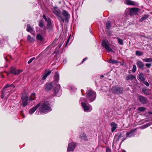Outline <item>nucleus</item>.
<instances>
[{"label": "nucleus", "instance_id": "c03bdc74", "mask_svg": "<svg viewBox=\"0 0 152 152\" xmlns=\"http://www.w3.org/2000/svg\"><path fill=\"white\" fill-rule=\"evenodd\" d=\"M152 124V123H151V124L148 123L144 125L143 126L144 127V128H145L150 126Z\"/></svg>", "mask_w": 152, "mask_h": 152}, {"label": "nucleus", "instance_id": "4d7b16f0", "mask_svg": "<svg viewBox=\"0 0 152 152\" xmlns=\"http://www.w3.org/2000/svg\"><path fill=\"white\" fill-rule=\"evenodd\" d=\"M149 114H152V112H148Z\"/></svg>", "mask_w": 152, "mask_h": 152}, {"label": "nucleus", "instance_id": "e2e57ef3", "mask_svg": "<svg viewBox=\"0 0 152 152\" xmlns=\"http://www.w3.org/2000/svg\"><path fill=\"white\" fill-rule=\"evenodd\" d=\"M122 140L121 142H122L123 141V140Z\"/></svg>", "mask_w": 152, "mask_h": 152}, {"label": "nucleus", "instance_id": "20e7f679", "mask_svg": "<svg viewBox=\"0 0 152 152\" xmlns=\"http://www.w3.org/2000/svg\"><path fill=\"white\" fill-rule=\"evenodd\" d=\"M52 12L57 16L58 19L60 22L61 21L62 22L64 23V19L60 15L61 11L60 10L58 9L57 7H54Z\"/></svg>", "mask_w": 152, "mask_h": 152}, {"label": "nucleus", "instance_id": "c9c22d12", "mask_svg": "<svg viewBox=\"0 0 152 152\" xmlns=\"http://www.w3.org/2000/svg\"><path fill=\"white\" fill-rule=\"evenodd\" d=\"M149 17V15H145L140 20V21L142 22L143 21L145 20L146 18H148Z\"/></svg>", "mask_w": 152, "mask_h": 152}, {"label": "nucleus", "instance_id": "4468645a", "mask_svg": "<svg viewBox=\"0 0 152 152\" xmlns=\"http://www.w3.org/2000/svg\"><path fill=\"white\" fill-rule=\"evenodd\" d=\"M135 130L134 129H132L126 132V137H134L135 134Z\"/></svg>", "mask_w": 152, "mask_h": 152}, {"label": "nucleus", "instance_id": "6ab92c4d", "mask_svg": "<svg viewBox=\"0 0 152 152\" xmlns=\"http://www.w3.org/2000/svg\"><path fill=\"white\" fill-rule=\"evenodd\" d=\"M79 137L81 140L86 141L88 140L87 136L86 134L84 133H82L80 134L79 135Z\"/></svg>", "mask_w": 152, "mask_h": 152}, {"label": "nucleus", "instance_id": "864d4df0", "mask_svg": "<svg viewBox=\"0 0 152 152\" xmlns=\"http://www.w3.org/2000/svg\"><path fill=\"white\" fill-rule=\"evenodd\" d=\"M149 72H150V70L149 69H147L146 70V72L148 73H149Z\"/></svg>", "mask_w": 152, "mask_h": 152}, {"label": "nucleus", "instance_id": "423d86ee", "mask_svg": "<svg viewBox=\"0 0 152 152\" xmlns=\"http://www.w3.org/2000/svg\"><path fill=\"white\" fill-rule=\"evenodd\" d=\"M10 72L8 73L7 72V75L9 74H11L15 75H17L23 72V71L20 69L17 70L15 67L12 66L9 69Z\"/></svg>", "mask_w": 152, "mask_h": 152}, {"label": "nucleus", "instance_id": "aec40b11", "mask_svg": "<svg viewBox=\"0 0 152 152\" xmlns=\"http://www.w3.org/2000/svg\"><path fill=\"white\" fill-rule=\"evenodd\" d=\"M136 64L138 67L140 69H142L145 66L144 64L141 61H139L137 62Z\"/></svg>", "mask_w": 152, "mask_h": 152}, {"label": "nucleus", "instance_id": "393cba45", "mask_svg": "<svg viewBox=\"0 0 152 152\" xmlns=\"http://www.w3.org/2000/svg\"><path fill=\"white\" fill-rule=\"evenodd\" d=\"M122 137L121 134V133H118L117 134L115 135L114 137L115 139H116V141L118 142L119 141L120 138Z\"/></svg>", "mask_w": 152, "mask_h": 152}, {"label": "nucleus", "instance_id": "f03ea898", "mask_svg": "<svg viewBox=\"0 0 152 152\" xmlns=\"http://www.w3.org/2000/svg\"><path fill=\"white\" fill-rule=\"evenodd\" d=\"M80 101L81 102L82 106L85 112H88L92 110V108L91 106L86 104L87 101L86 99L81 97L80 99Z\"/></svg>", "mask_w": 152, "mask_h": 152}, {"label": "nucleus", "instance_id": "0e129e2a", "mask_svg": "<svg viewBox=\"0 0 152 152\" xmlns=\"http://www.w3.org/2000/svg\"><path fill=\"white\" fill-rule=\"evenodd\" d=\"M123 152H126L125 151H123Z\"/></svg>", "mask_w": 152, "mask_h": 152}, {"label": "nucleus", "instance_id": "1a4fd4ad", "mask_svg": "<svg viewBox=\"0 0 152 152\" xmlns=\"http://www.w3.org/2000/svg\"><path fill=\"white\" fill-rule=\"evenodd\" d=\"M138 100L142 104H146L148 102V100L146 97L141 95L138 96Z\"/></svg>", "mask_w": 152, "mask_h": 152}, {"label": "nucleus", "instance_id": "b1692460", "mask_svg": "<svg viewBox=\"0 0 152 152\" xmlns=\"http://www.w3.org/2000/svg\"><path fill=\"white\" fill-rule=\"evenodd\" d=\"M27 40L29 42L33 43L34 42L35 40L34 38L32 37L31 35H28L27 37Z\"/></svg>", "mask_w": 152, "mask_h": 152}, {"label": "nucleus", "instance_id": "6e6552de", "mask_svg": "<svg viewBox=\"0 0 152 152\" xmlns=\"http://www.w3.org/2000/svg\"><path fill=\"white\" fill-rule=\"evenodd\" d=\"M102 45L103 47L105 48V49L108 52H114L113 50L110 48L109 46V44L108 42L105 41H103L102 42Z\"/></svg>", "mask_w": 152, "mask_h": 152}, {"label": "nucleus", "instance_id": "f704fd0d", "mask_svg": "<svg viewBox=\"0 0 152 152\" xmlns=\"http://www.w3.org/2000/svg\"><path fill=\"white\" fill-rule=\"evenodd\" d=\"M142 91L143 93H144L145 94L147 95H149L150 94V92L149 91V90L147 89H144L142 90Z\"/></svg>", "mask_w": 152, "mask_h": 152}, {"label": "nucleus", "instance_id": "f8f14e48", "mask_svg": "<svg viewBox=\"0 0 152 152\" xmlns=\"http://www.w3.org/2000/svg\"><path fill=\"white\" fill-rule=\"evenodd\" d=\"M21 98L22 100V106L25 107L28 104V96L23 95Z\"/></svg>", "mask_w": 152, "mask_h": 152}, {"label": "nucleus", "instance_id": "72a5a7b5", "mask_svg": "<svg viewBox=\"0 0 152 152\" xmlns=\"http://www.w3.org/2000/svg\"><path fill=\"white\" fill-rule=\"evenodd\" d=\"M135 54L137 56H140L142 55L143 53L141 51L137 50L136 51Z\"/></svg>", "mask_w": 152, "mask_h": 152}, {"label": "nucleus", "instance_id": "052dcab7", "mask_svg": "<svg viewBox=\"0 0 152 152\" xmlns=\"http://www.w3.org/2000/svg\"><path fill=\"white\" fill-rule=\"evenodd\" d=\"M1 43H2L1 42V39H0V45Z\"/></svg>", "mask_w": 152, "mask_h": 152}, {"label": "nucleus", "instance_id": "a19ab883", "mask_svg": "<svg viewBox=\"0 0 152 152\" xmlns=\"http://www.w3.org/2000/svg\"><path fill=\"white\" fill-rule=\"evenodd\" d=\"M11 86H13V85L12 84H11V85H9V84H7L5 86L4 88L6 89L9 87H11Z\"/></svg>", "mask_w": 152, "mask_h": 152}, {"label": "nucleus", "instance_id": "bb28decb", "mask_svg": "<svg viewBox=\"0 0 152 152\" xmlns=\"http://www.w3.org/2000/svg\"><path fill=\"white\" fill-rule=\"evenodd\" d=\"M39 25L40 27L44 29V31H45L46 29L44 25L43 22L42 20H40L39 22Z\"/></svg>", "mask_w": 152, "mask_h": 152}, {"label": "nucleus", "instance_id": "dca6fc26", "mask_svg": "<svg viewBox=\"0 0 152 152\" xmlns=\"http://www.w3.org/2000/svg\"><path fill=\"white\" fill-rule=\"evenodd\" d=\"M40 106V103H39L36 106L30 109L29 110V113L31 115L33 114Z\"/></svg>", "mask_w": 152, "mask_h": 152}, {"label": "nucleus", "instance_id": "5701e85b", "mask_svg": "<svg viewBox=\"0 0 152 152\" xmlns=\"http://www.w3.org/2000/svg\"><path fill=\"white\" fill-rule=\"evenodd\" d=\"M51 73V71H48V72H46L45 73L43 74L42 76V79L43 80H45L47 76L49 75Z\"/></svg>", "mask_w": 152, "mask_h": 152}, {"label": "nucleus", "instance_id": "de8ad7c7", "mask_svg": "<svg viewBox=\"0 0 152 152\" xmlns=\"http://www.w3.org/2000/svg\"><path fill=\"white\" fill-rule=\"evenodd\" d=\"M8 37L7 36H5L3 38L4 39H5L6 41V42H7V41L8 39Z\"/></svg>", "mask_w": 152, "mask_h": 152}, {"label": "nucleus", "instance_id": "9d476101", "mask_svg": "<svg viewBox=\"0 0 152 152\" xmlns=\"http://www.w3.org/2000/svg\"><path fill=\"white\" fill-rule=\"evenodd\" d=\"M43 17L46 23H47V28H51L52 24L50 18L48 17H47L45 15H43Z\"/></svg>", "mask_w": 152, "mask_h": 152}, {"label": "nucleus", "instance_id": "3c124183", "mask_svg": "<svg viewBox=\"0 0 152 152\" xmlns=\"http://www.w3.org/2000/svg\"><path fill=\"white\" fill-rule=\"evenodd\" d=\"M4 93H2V94L1 95V99H3L4 98Z\"/></svg>", "mask_w": 152, "mask_h": 152}, {"label": "nucleus", "instance_id": "a878e982", "mask_svg": "<svg viewBox=\"0 0 152 152\" xmlns=\"http://www.w3.org/2000/svg\"><path fill=\"white\" fill-rule=\"evenodd\" d=\"M36 39L40 41H42L44 40V38L42 36L39 34H38L36 36Z\"/></svg>", "mask_w": 152, "mask_h": 152}, {"label": "nucleus", "instance_id": "09e8293b", "mask_svg": "<svg viewBox=\"0 0 152 152\" xmlns=\"http://www.w3.org/2000/svg\"><path fill=\"white\" fill-rule=\"evenodd\" d=\"M70 39V37H69V38H68V39H67V41L66 42V45H65V47L67 46V45L68 43L69 42Z\"/></svg>", "mask_w": 152, "mask_h": 152}, {"label": "nucleus", "instance_id": "6e6d98bb", "mask_svg": "<svg viewBox=\"0 0 152 152\" xmlns=\"http://www.w3.org/2000/svg\"><path fill=\"white\" fill-rule=\"evenodd\" d=\"M83 89H81V92L82 93V95L84 96V95H83Z\"/></svg>", "mask_w": 152, "mask_h": 152}, {"label": "nucleus", "instance_id": "4c0bfd02", "mask_svg": "<svg viewBox=\"0 0 152 152\" xmlns=\"http://www.w3.org/2000/svg\"><path fill=\"white\" fill-rule=\"evenodd\" d=\"M117 39L119 44L121 45H123V40L122 39H120L118 37H117Z\"/></svg>", "mask_w": 152, "mask_h": 152}, {"label": "nucleus", "instance_id": "2eb2a0df", "mask_svg": "<svg viewBox=\"0 0 152 152\" xmlns=\"http://www.w3.org/2000/svg\"><path fill=\"white\" fill-rule=\"evenodd\" d=\"M62 14L65 17L64 21L68 22L70 18V15L68 12L66 10H63L62 12Z\"/></svg>", "mask_w": 152, "mask_h": 152}, {"label": "nucleus", "instance_id": "412c9836", "mask_svg": "<svg viewBox=\"0 0 152 152\" xmlns=\"http://www.w3.org/2000/svg\"><path fill=\"white\" fill-rule=\"evenodd\" d=\"M138 77L139 80L142 82H144L145 80V78L142 72L139 73L138 74Z\"/></svg>", "mask_w": 152, "mask_h": 152}, {"label": "nucleus", "instance_id": "680f3d73", "mask_svg": "<svg viewBox=\"0 0 152 152\" xmlns=\"http://www.w3.org/2000/svg\"><path fill=\"white\" fill-rule=\"evenodd\" d=\"M108 0L109 1H110V2L111 1H112V0Z\"/></svg>", "mask_w": 152, "mask_h": 152}, {"label": "nucleus", "instance_id": "603ef678", "mask_svg": "<svg viewBox=\"0 0 152 152\" xmlns=\"http://www.w3.org/2000/svg\"><path fill=\"white\" fill-rule=\"evenodd\" d=\"M66 59H64V61H63V62H64V63H66Z\"/></svg>", "mask_w": 152, "mask_h": 152}, {"label": "nucleus", "instance_id": "7ed1b4c3", "mask_svg": "<svg viewBox=\"0 0 152 152\" xmlns=\"http://www.w3.org/2000/svg\"><path fill=\"white\" fill-rule=\"evenodd\" d=\"M96 93L91 89L87 91L86 98L90 102H92L96 99Z\"/></svg>", "mask_w": 152, "mask_h": 152}, {"label": "nucleus", "instance_id": "13d9d810", "mask_svg": "<svg viewBox=\"0 0 152 152\" xmlns=\"http://www.w3.org/2000/svg\"><path fill=\"white\" fill-rule=\"evenodd\" d=\"M90 32L91 33V34H92V31L91 30L90 31Z\"/></svg>", "mask_w": 152, "mask_h": 152}, {"label": "nucleus", "instance_id": "f257e3e1", "mask_svg": "<svg viewBox=\"0 0 152 152\" xmlns=\"http://www.w3.org/2000/svg\"><path fill=\"white\" fill-rule=\"evenodd\" d=\"M38 113L40 114L46 113L51 111V103L49 101H46L42 103L40 106Z\"/></svg>", "mask_w": 152, "mask_h": 152}, {"label": "nucleus", "instance_id": "37998d69", "mask_svg": "<svg viewBox=\"0 0 152 152\" xmlns=\"http://www.w3.org/2000/svg\"><path fill=\"white\" fill-rule=\"evenodd\" d=\"M151 66V63H147L145 64V66L148 68H150Z\"/></svg>", "mask_w": 152, "mask_h": 152}, {"label": "nucleus", "instance_id": "8fccbe9b", "mask_svg": "<svg viewBox=\"0 0 152 152\" xmlns=\"http://www.w3.org/2000/svg\"><path fill=\"white\" fill-rule=\"evenodd\" d=\"M87 59V58H85L83 59V60L82 61L81 63H83Z\"/></svg>", "mask_w": 152, "mask_h": 152}, {"label": "nucleus", "instance_id": "a18cd8bd", "mask_svg": "<svg viewBox=\"0 0 152 152\" xmlns=\"http://www.w3.org/2000/svg\"><path fill=\"white\" fill-rule=\"evenodd\" d=\"M106 152H111L110 149L109 148L107 147L106 149Z\"/></svg>", "mask_w": 152, "mask_h": 152}, {"label": "nucleus", "instance_id": "39448f33", "mask_svg": "<svg viewBox=\"0 0 152 152\" xmlns=\"http://www.w3.org/2000/svg\"><path fill=\"white\" fill-rule=\"evenodd\" d=\"M111 91L113 93L118 94L122 93L123 91L122 87L118 86H113L111 88Z\"/></svg>", "mask_w": 152, "mask_h": 152}, {"label": "nucleus", "instance_id": "cd10ccee", "mask_svg": "<svg viewBox=\"0 0 152 152\" xmlns=\"http://www.w3.org/2000/svg\"><path fill=\"white\" fill-rule=\"evenodd\" d=\"M59 80V74L57 72H56L55 73V82L56 83H57Z\"/></svg>", "mask_w": 152, "mask_h": 152}, {"label": "nucleus", "instance_id": "a211bd4d", "mask_svg": "<svg viewBox=\"0 0 152 152\" xmlns=\"http://www.w3.org/2000/svg\"><path fill=\"white\" fill-rule=\"evenodd\" d=\"M110 126H111V131L112 132H114L118 127L117 124L114 122L111 123Z\"/></svg>", "mask_w": 152, "mask_h": 152}, {"label": "nucleus", "instance_id": "ea45409f", "mask_svg": "<svg viewBox=\"0 0 152 152\" xmlns=\"http://www.w3.org/2000/svg\"><path fill=\"white\" fill-rule=\"evenodd\" d=\"M136 66L135 65H133L132 69V71L134 73L136 71Z\"/></svg>", "mask_w": 152, "mask_h": 152}, {"label": "nucleus", "instance_id": "c85d7f7f", "mask_svg": "<svg viewBox=\"0 0 152 152\" xmlns=\"http://www.w3.org/2000/svg\"><path fill=\"white\" fill-rule=\"evenodd\" d=\"M136 78L134 76L132 75H129L126 77V79L127 80H133L134 78Z\"/></svg>", "mask_w": 152, "mask_h": 152}, {"label": "nucleus", "instance_id": "ddd939ff", "mask_svg": "<svg viewBox=\"0 0 152 152\" xmlns=\"http://www.w3.org/2000/svg\"><path fill=\"white\" fill-rule=\"evenodd\" d=\"M26 31L30 33L32 35H35V31L34 29V27L30 26V25H27Z\"/></svg>", "mask_w": 152, "mask_h": 152}, {"label": "nucleus", "instance_id": "0eeeda50", "mask_svg": "<svg viewBox=\"0 0 152 152\" xmlns=\"http://www.w3.org/2000/svg\"><path fill=\"white\" fill-rule=\"evenodd\" d=\"M60 86L59 85H56V86L54 89L53 96H59L61 94V91L60 89Z\"/></svg>", "mask_w": 152, "mask_h": 152}, {"label": "nucleus", "instance_id": "9b49d317", "mask_svg": "<svg viewBox=\"0 0 152 152\" xmlns=\"http://www.w3.org/2000/svg\"><path fill=\"white\" fill-rule=\"evenodd\" d=\"M76 145V144L74 142L69 143L68 145L67 151L69 152L73 151Z\"/></svg>", "mask_w": 152, "mask_h": 152}, {"label": "nucleus", "instance_id": "4be33fe9", "mask_svg": "<svg viewBox=\"0 0 152 152\" xmlns=\"http://www.w3.org/2000/svg\"><path fill=\"white\" fill-rule=\"evenodd\" d=\"M139 9L137 8H132L130 10V13L132 14L134 13H136L138 12Z\"/></svg>", "mask_w": 152, "mask_h": 152}, {"label": "nucleus", "instance_id": "f3484780", "mask_svg": "<svg viewBox=\"0 0 152 152\" xmlns=\"http://www.w3.org/2000/svg\"><path fill=\"white\" fill-rule=\"evenodd\" d=\"M53 82L47 83L45 86V90L46 91H50L53 88Z\"/></svg>", "mask_w": 152, "mask_h": 152}, {"label": "nucleus", "instance_id": "c756f323", "mask_svg": "<svg viewBox=\"0 0 152 152\" xmlns=\"http://www.w3.org/2000/svg\"><path fill=\"white\" fill-rule=\"evenodd\" d=\"M36 94L35 93H32L31 94L30 97L29 98V100L31 101L34 100L36 98Z\"/></svg>", "mask_w": 152, "mask_h": 152}, {"label": "nucleus", "instance_id": "5fc2aeb1", "mask_svg": "<svg viewBox=\"0 0 152 152\" xmlns=\"http://www.w3.org/2000/svg\"><path fill=\"white\" fill-rule=\"evenodd\" d=\"M104 77V76L103 75H100V77L101 78H102V77Z\"/></svg>", "mask_w": 152, "mask_h": 152}, {"label": "nucleus", "instance_id": "49530a36", "mask_svg": "<svg viewBox=\"0 0 152 152\" xmlns=\"http://www.w3.org/2000/svg\"><path fill=\"white\" fill-rule=\"evenodd\" d=\"M143 84L145 85L146 86L148 87L149 86V84L147 81H144Z\"/></svg>", "mask_w": 152, "mask_h": 152}, {"label": "nucleus", "instance_id": "7c9ffc66", "mask_svg": "<svg viewBox=\"0 0 152 152\" xmlns=\"http://www.w3.org/2000/svg\"><path fill=\"white\" fill-rule=\"evenodd\" d=\"M126 4L127 5H134V2L130 0H127L126 1Z\"/></svg>", "mask_w": 152, "mask_h": 152}, {"label": "nucleus", "instance_id": "2f4dec72", "mask_svg": "<svg viewBox=\"0 0 152 152\" xmlns=\"http://www.w3.org/2000/svg\"><path fill=\"white\" fill-rule=\"evenodd\" d=\"M108 62L113 64H115L118 63V61L116 60L110 59L108 61Z\"/></svg>", "mask_w": 152, "mask_h": 152}, {"label": "nucleus", "instance_id": "58836bf2", "mask_svg": "<svg viewBox=\"0 0 152 152\" xmlns=\"http://www.w3.org/2000/svg\"><path fill=\"white\" fill-rule=\"evenodd\" d=\"M138 110L141 112H143L145 110V108L143 107H138Z\"/></svg>", "mask_w": 152, "mask_h": 152}, {"label": "nucleus", "instance_id": "bf43d9fd", "mask_svg": "<svg viewBox=\"0 0 152 152\" xmlns=\"http://www.w3.org/2000/svg\"><path fill=\"white\" fill-rule=\"evenodd\" d=\"M61 45L59 46V44L58 45V46H59V48H60L61 47Z\"/></svg>", "mask_w": 152, "mask_h": 152}, {"label": "nucleus", "instance_id": "e433bc0d", "mask_svg": "<svg viewBox=\"0 0 152 152\" xmlns=\"http://www.w3.org/2000/svg\"><path fill=\"white\" fill-rule=\"evenodd\" d=\"M106 26L107 28L109 29L111 26V23L110 21H107L106 23Z\"/></svg>", "mask_w": 152, "mask_h": 152}, {"label": "nucleus", "instance_id": "473e14b6", "mask_svg": "<svg viewBox=\"0 0 152 152\" xmlns=\"http://www.w3.org/2000/svg\"><path fill=\"white\" fill-rule=\"evenodd\" d=\"M142 60L145 62H152V58H147L142 59Z\"/></svg>", "mask_w": 152, "mask_h": 152}, {"label": "nucleus", "instance_id": "79ce46f5", "mask_svg": "<svg viewBox=\"0 0 152 152\" xmlns=\"http://www.w3.org/2000/svg\"><path fill=\"white\" fill-rule=\"evenodd\" d=\"M35 57H34L31 58L28 62V64H30L35 59Z\"/></svg>", "mask_w": 152, "mask_h": 152}]
</instances>
